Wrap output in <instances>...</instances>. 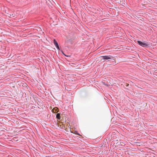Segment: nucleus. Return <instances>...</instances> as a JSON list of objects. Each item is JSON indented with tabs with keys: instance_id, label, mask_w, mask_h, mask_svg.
<instances>
[{
	"instance_id": "nucleus-1",
	"label": "nucleus",
	"mask_w": 157,
	"mask_h": 157,
	"mask_svg": "<svg viewBox=\"0 0 157 157\" xmlns=\"http://www.w3.org/2000/svg\"><path fill=\"white\" fill-rule=\"evenodd\" d=\"M138 44L140 46L145 48H148L149 47V44L147 42H143L140 40H138Z\"/></svg>"
},
{
	"instance_id": "nucleus-2",
	"label": "nucleus",
	"mask_w": 157,
	"mask_h": 157,
	"mask_svg": "<svg viewBox=\"0 0 157 157\" xmlns=\"http://www.w3.org/2000/svg\"><path fill=\"white\" fill-rule=\"evenodd\" d=\"M102 58V59L104 60H108L109 59H111L112 58L111 56H103L101 57Z\"/></svg>"
},
{
	"instance_id": "nucleus-5",
	"label": "nucleus",
	"mask_w": 157,
	"mask_h": 157,
	"mask_svg": "<svg viewBox=\"0 0 157 157\" xmlns=\"http://www.w3.org/2000/svg\"><path fill=\"white\" fill-rule=\"evenodd\" d=\"M53 43L55 46L57 45L58 44L57 42L55 39H54L53 40Z\"/></svg>"
},
{
	"instance_id": "nucleus-7",
	"label": "nucleus",
	"mask_w": 157,
	"mask_h": 157,
	"mask_svg": "<svg viewBox=\"0 0 157 157\" xmlns=\"http://www.w3.org/2000/svg\"><path fill=\"white\" fill-rule=\"evenodd\" d=\"M56 46V48H58V47H59L58 44V45H56V46Z\"/></svg>"
},
{
	"instance_id": "nucleus-9",
	"label": "nucleus",
	"mask_w": 157,
	"mask_h": 157,
	"mask_svg": "<svg viewBox=\"0 0 157 157\" xmlns=\"http://www.w3.org/2000/svg\"><path fill=\"white\" fill-rule=\"evenodd\" d=\"M78 134V135H80L79 134Z\"/></svg>"
},
{
	"instance_id": "nucleus-8",
	"label": "nucleus",
	"mask_w": 157,
	"mask_h": 157,
	"mask_svg": "<svg viewBox=\"0 0 157 157\" xmlns=\"http://www.w3.org/2000/svg\"><path fill=\"white\" fill-rule=\"evenodd\" d=\"M57 49L58 50H60V48H59V47H58V48H57Z\"/></svg>"
},
{
	"instance_id": "nucleus-4",
	"label": "nucleus",
	"mask_w": 157,
	"mask_h": 157,
	"mask_svg": "<svg viewBox=\"0 0 157 157\" xmlns=\"http://www.w3.org/2000/svg\"><path fill=\"white\" fill-rule=\"evenodd\" d=\"M56 118L58 120H60V113H58L56 115Z\"/></svg>"
},
{
	"instance_id": "nucleus-3",
	"label": "nucleus",
	"mask_w": 157,
	"mask_h": 157,
	"mask_svg": "<svg viewBox=\"0 0 157 157\" xmlns=\"http://www.w3.org/2000/svg\"><path fill=\"white\" fill-rule=\"evenodd\" d=\"M59 110V109L57 107L54 108L52 110V111L55 113L58 112Z\"/></svg>"
},
{
	"instance_id": "nucleus-6",
	"label": "nucleus",
	"mask_w": 157,
	"mask_h": 157,
	"mask_svg": "<svg viewBox=\"0 0 157 157\" xmlns=\"http://www.w3.org/2000/svg\"><path fill=\"white\" fill-rule=\"evenodd\" d=\"M62 53H63V54L65 56H66L67 57H69V56H67L63 52V51H62Z\"/></svg>"
}]
</instances>
